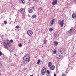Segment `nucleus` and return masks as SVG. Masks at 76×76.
Returning <instances> with one entry per match:
<instances>
[{"label": "nucleus", "mask_w": 76, "mask_h": 76, "mask_svg": "<svg viewBox=\"0 0 76 76\" xmlns=\"http://www.w3.org/2000/svg\"><path fill=\"white\" fill-rule=\"evenodd\" d=\"M30 55L28 54L26 55L23 57V61L24 63L26 64L27 62L29 63L30 61Z\"/></svg>", "instance_id": "nucleus-1"}, {"label": "nucleus", "mask_w": 76, "mask_h": 76, "mask_svg": "<svg viewBox=\"0 0 76 76\" xmlns=\"http://www.w3.org/2000/svg\"><path fill=\"white\" fill-rule=\"evenodd\" d=\"M9 42L7 40H6L3 43V44L4 45V47L6 49H8L10 47V46H9Z\"/></svg>", "instance_id": "nucleus-2"}, {"label": "nucleus", "mask_w": 76, "mask_h": 76, "mask_svg": "<svg viewBox=\"0 0 76 76\" xmlns=\"http://www.w3.org/2000/svg\"><path fill=\"white\" fill-rule=\"evenodd\" d=\"M46 73V70L44 68H42L41 70V74L42 75H44Z\"/></svg>", "instance_id": "nucleus-3"}, {"label": "nucleus", "mask_w": 76, "mask_h": 76, "mask_svg": "<svg viewBox=\"0 0 76 76\" xmlns=\"http://www.w3.org/2000/svg\"><path fill=\"white\" fill-rule=\"evenodd\" d=\"M27 34L28 35V36H32V34H33V32L31 30H28L27 31Z\"/></svg>", "instance_id": "nucleus-4"}, {"label": "nucleus", "mask_w": 76, "mask_h": 76, "mask_svg": "<svg viewBox=\"0 0 76 76\" xmlns=\"http://www.w3.org/2000/svg\"><path fill=\"white\" fill-rule=\"evenodd\" d=\"M58 1L57 0H53L52 2V4L53 5H55L57 4Z\"/></svg>", "instance_id": "nucleus-5"}, {"label": "nucleus", "mask_w": 76, "mask_h": 76, "mask_svg": "<svg viewBox=\"0 0 76 76\" xmlns=\"http://www.w3.org/2000/svg\"><path fill=\"white\" fill-rule=\"evenodd\" d=\"M50 69L51 70H54L55 69V66L54 65H52L50 67Z\"/></svg>", "instance_id": "nucleus-6"}, {"label": "nucleus", "mask_w": 76, "mask_h": 76, "mask_svg": "<svg viewBox=\"0 0 76 76\" xmlns=\"http://www.w3.org/2000/svg\"><path fill=\"white\" fill-rule=\"evenodd\" d=\"M74 29V28L73 27H72L71 28V29H70L69 31H68V32L69 33H71L72 31Z\"/></svg>", "instance_id": "nucleus-7"}, {"label": "nucleus", "mask_w": 76, "mask_h": 76, "mask_svg": "<svg viewBox=\"0 0 76 76\" xmlns=\"http://www.w3.org/2000/svg\"><path fill=\"white\" fill-rule=\"evenodd\" d=\"M72 18H73V19H75V18L76 17V14L74 13L72 14Z\"/></svg>", "instance_id": "nucleus-8"}, {"label": "nucleus", "mask_w": 76, "mask_h": 76, "mask_svg": "<svg viewBox=\"0 0 76 76\" xmlns=\"http://www.w3.org/2000/svg\"><path fill=\"white\" fill-rule=\"evenodd\" d=\"M21 13H25V9H24L22 8L21 9Z\"/></svg>", "instance_id": "nucleus-9"}, {"label": "nucleus", "mask_w": 76, "mask_h": 76, "mask_svg": "<svg viewBox=\"0 0 76 76\" xmlns=\"http://www.w3.org/2000/svg\"><path fill=\"white\" fill-rule=\"evenodd\" d=\"M54 44L56 46H57L58 45V42L57 41H55L54 42Z\"/></svg>", "instance_id": "nucleus-10"}, {"label": "nucleus", "mask_w": 76, "mask_h": 76, "mask_svg": "<svg viewBox=\"0 0 76 76\" xmlns=\"http://www.w3.org/2000/svg\"><path fill=\"white\" fill-rule=\"evenodd\" d=\"M63 22H64V20L63 19L62 20V22L61 23V27H63V25L64 24V23H63Z\"/></svg>", "instance_id": "nucleus-11"}, {"label": "nucleus", "mask_w": 76, "mask_h": 76, "mask_svg": "<svg viewBox=\"0 0 76 76\" xmlns=\"http://www.w3.org/2000/svg\"><path fill=\"white\" fill-rule=\"evenodd\" d=\"M62 22H61V20H59L58 21V24H59V25H61V23Z\"/></svg>", "instance_id": "nucleus-12"}, {"label": "nucleus", "mask_w": 76, "mask_h": 76, "mask_svg": "<svg viewBox=\"0 0 76 76\" xmlns=\"http://www.w3.org/2000/svg\"><path fill=\"white\" fill-rule=\"evenodd\" d=\"M51 64H52V63H51V62H50L48 64V67H50V66H51Z\"/></svg>", "instance_id": "nucleus-13"}, {"label": "nucleus", "mask_w": 76, "mask_h": 76, "mask_svg": "<svg viewBox=\"0 0 76 76\" xmlns=\"http://www.w3.org/2000/svg\"><path fill=\"white\" fill-rule=\"evenodd\" d=\"M56 57H57V58H58V59H60V58H61V55H57Z\"/></svg>", "instance_id": "nucleus-14"}, {"label": "nucleus", "mask_w": 76, "mask_h": 76, "mask_svg": "<svg viewBox=\"0 0 76 76\" xmlns=\"http://www.w3.org/2000/svg\"><path fill=\"white\" fill-rule=\"evenodd\" d=\"M47 40L45 39L44 41V44L45 45L46 44H47Z\"/></svg>", "instance_id": "nucleus-15"}, {"label": "nucleus", "mask_w": 76, "mask_h": 76, "mask_svg": "<svg viewBox=\"0 0 76 76\" xmlns=\"http://www.w3.org/2000/svg\"><path fill=\"white\" fill-rule=\"evenodd\" d=\"M29 13H32L33 12V11L32 9H31L29 10Z\"/></svg>", "instance_id": "nucleus-16"}, {"label": "nucleus", "mask_w": 76, "mask_h": 76, "mask_svg": "<svg viewBox=\"0 0 76 76\" xmlns=\"http://www.w3.org/2000/svg\"><path fill=\"white\" fill-rule=\"evenodd\" d=\"M49 30L50 31V32H52L53 31V29L52 28H50L49 29Z\"/></svg>", "instance_id": "nucleus-17"}, {"label": "nucleus", "mask_w": 76, "mask_h": 76, "mask_svg": "<svg viewBox=\"0 0 76 76\" xmlns=\"http://www.w3.org/2000/svg\"><path fill=\"white\" fill-rule=\"evenodd\" d=\"M56 53H57V50H54L53 53H54V54H56Z\"/></svg>", "instance_id": "nucleus-18"}, {"label": "nucleus", "mask_w": 76, "mask_h": 76, "mask_svg": "<svg viewBox=\"0 0 76 76\" xmlns=\"http://www.w3.org/2000/svg\"><path fill=\"white\" fill-rule=\"evenodd\" d=\"M41 62V60H38L37 62V64H39V63Z\"/></svg>", "instance_id": "nucleus-19"}, {"label": "nucleus", "mask_w": 76, "mask_h": 76, "mask_svg": "<svg viewBox=\"0 0 76 76\" xmlns=\"http://www.w3.org/2000/svg\"><path fill=\"white\" fill-rule=\"evenodd\" d=\"M32 17L33 18H36V15H33Z\"/></svg>", "instance_id": "nucleus-20"}, {"label": "nucleus", "mask_w": 76, "mask_h": 76, "mask_svg": "<svg viewBox=\"0 0 76 76\" xmlns=\"http://www.w3.org/2000/svg\"><path fill=\"white\" fill-rule=\"evenodd\" d=\"M57 33H56L55 32L54 33V37H57Z\"/></svg>", "instance_id": "nucleus-21"}, {"label": "nucleus", "mask_w": 76, "mask_h": 76, "mask_svg": "<svg viewBox=\"0 0 76 76\" xmlns=\"http://www.w3.org/2000/svg\"><path fill=\"white\" fill-rule=\"evenodd\" d=\"M39 10H42V8L41 7H40L39 8Z\"/></svg>", "instance_id": "nucleus-22"}, {"label": "nucleus", "mask_w": 76, "mask_h": 76, "mask_svg": "<svg viewBox=\"0 0 76 76\" xmlns=\"http://www.w3.org/2000/svg\"><path fill=\"white\" fill-rule=\"evenodd\" d=\"M47 73L48 75H50V71L48 70H47Z\"/></svg>", "instance_id": "nucleus-23"}, {"label": "nucleus", "mask_w": 76, "mask_h": 76, "mask_svg": "<svg viewBox=\"0 0 76 76\" xmlns=\"http://www.w3.org/2000/svg\"><path fill=\"white\" fill-rule=\"evenodd\" d=\"M11 66H15V64H13L12 63L11 64Z\"/></svg>", "instance_id": "nucleus-24"}, {"label": "nucleus", "mask_w": 76, "mask_h": 76, "mask_svg": "<svg viewBox=\"0 0 76 76\" xmlns=\"http://www.w3.org/2000/svg\"><path fill=\"white\" fill-rule=\"evenodd\" d=\"M60 51V53H61V54H63V52H62V50H61Z\"/></svg>", "instance_id": "nucleus-25"}, {"label": "nucleus", "mask_w": 76, "mask_h": 76, "mask_svg": "<svg viewBox=\"0 0 76 76\" xmlns=\"http://www.w3.org/2000/svg\"><path fill=\"white\" fill-rule=\"evenodd\" d=\"M22 44H19V46L20 47H22Z\"/></svg>", "instance_id": "nucleus-26"}, {"label": "nucleus", "mask_w": 76, "mask_h": 76, "mask_svg": "<svg viewBox=\"0 0 76 76\" xmlns=\"http://www.w3.org/2000/svg\"><path fill=\"white\" fill-rule=\"evenodd\" d=\"M10 42H13V40L12 39L10 40Z\"/></svg>", "instance_id": "nucleus-27"}, {"label": "nucleus", "mask_w": 76, "mask_h": 76, "mask_svg": "<svg viewBox=\"0 0 76 76\" xmlns=\"http://www.w3.org/2000/svg\"><path fill=\"white\" fill-rule=\"evenodd\" d=\"M4 23L5 25H6V24H7V21H4Z\"/></svg>", "instance_id": "nucleus-28"}, {"label": "nucleus", "mask_w": 76, "mask_h": 76, "mask_svg": "<svg viewBox=\"0 0 76 76\" xmlns=\"http://www.w3.org/2000/svg\"><path fill=\"white\" fill-rule=\"evenodd\" d=\"M53 24H54V23H53L51 22V23L50 25L51 26H53Z\"/></svg>", "instance_id": "nucleus-29"}, {"label": "nucleus", "mask_w": 76, "mask_h": 76, "mask_svg": "<svg viewBox=\"0 0 76 76\" xmlns=\"http://www.w3.org/2000/svg\"><path fill=\"white\" fill-rule=\"evenodd\" d=\"M1 55H2V53L0 51V56H1Z\"/></svg>", "instance_id": "nucleus-30"}, {"label": "nucleus", "mask_w": 76, "mask_h": 76, "mask_svg": "<svg viewBox=\"0 0 76 76\" xmlns=\"http://www.w3.org/2000/svg\"><path fill=\"white\" fill-rule=\"evenodd\" d=\"M51 22H52L53 23V22H54V19H53V20H52L51 21Z\"/></svg>", "instance_id": "nucleus-31"}, {"label": "nucleus", "mask_w": 76, "mask_h": 76, "mask_svg": "<svg viewBox=\"0 0 76 76\" xmlns=\"http://www.w3.org/2000/svg\"><path fill=\"white\" fill-rule=\"evenodd\" d=\"M1 67V62H0V68Z\"/></svg>", "instance_id": "nucleus-32"}, {"label": "nucleus", "mask_w": 76, "mask_h": 76, "mask_svg": "<svg viewBox=\"0 0 76 76\" xmlns=\"http://www.w3.org/2000/svg\"><path fill=\"white\" fill-rule=\"evenodd\" d=\"M16 28H17V29L19 28V26H16Z\"/></svg>", "instance_id": "nucleus-33"}, {"label": "nucleus", "mask_w": 76, "mask_h": 76, "mask_svg": "<svg viewBox=\"0 0 76 76\" xmlns=\"http://www.w3.org/2000/svg\"><path fill=\"white\" fill-rule=\"evenodd\" d=\"M62 76H65V74H62Z\"/></svg>", "instance_id": "nucleus-34"}, {"label": "nucleus", "mask_w": 76, "mask_h": 76, "mask_svg": "<svg viewBox=\"0 0 76 76\" xmlns=\"http://www.w3.org/2000/svg\"><path fill=\"white\" fill-rule=\"evenodd\" d=\"M32 9H34V7H32Z\"/></svg>", "instance_id": "nucleus-35"}, {"label": "nucleus", "mask_w": 76, "mask_h": 76, "mask_svg": "<svg viewBox=\"0 0 76 76\" xmlns=\"http://www.w3.org/2000/svg\"><path fill=\"white\" fill-rule=\"evenodd\" d=\"M27 69V68H25L24 69V70H26Z\"/></svg>", "instance_id": "nucleus-36"}, {"label": "nucleus", "mask_w": 76, "mask_h": 76, "mask_svg": "<svg viewBox=\"0 0 76 76\" xmlns=\"http://www.w3.org/2000/svg\"><path fill=\"white\" fill-rule=\"evenodd\" d=\"M54 76H56V74H54Z\"/></svg>", "instance_id": "nucleus-37"}, {"label": "nucleus", "mask_w": 76, "mask_h": 76, "mask_svg": "<svg viewBox=\"0 0 76 76\" xmlns=\"http://www.w3.org/2000/svg\"><path fill=\"white\" fill-rule=\"evenodd\" d=\"M22 3L23 4H24V2H23V1H22Z\"/></svg>", "instance_id": "nucleus-38"}, {"label": "nucleus", "mask_w": 76, "mask_h": 76, "mask_svg": "<svg viewBox=\"0 0 76 76\" xmlns=\"http://www.w3.org/2000/svg\"><path fill=\"white\" fill-rule=\"evenodd\" d=\"M74 1H75V3H76V0H74Z\"/></svg>", "instance_id": "nucleus-39"}, {"label": "nucleus", "mask_w": 76, "mask_h": 76, "mask_svg": "<svg viewBox=\"0 0 76 76\" xmlns=\"http://www.w3.org/2000/svg\"><path fill=\"white\" fill-rule=\"evenodd\" d=\"M21 1H23V0H21Z\"/></svg>", "instance_id": "nucleus-40"}, {"label": "nucleus", "mask_w": 76, "mask_h": 76, "mask_svg": "<svg viewBox=\"0 0 76 76\" xmlns=\"http://www.w3.org/2000/svg\"><path fill=\"white\" fill-rule=\"evenodd\" d=\"M30 76H34L33 75H30Z\"/></svg>", "instance_id": "nucleus-41"}, {"label": "nucleus", "mask_w": 76, "mask_h": 76, "mask_svg": "<svg viewBox=\"0 0 76 76\" xmlns=\"http://www.w3.org/2000/svg\"><path fill=\"white\" fill-rule=\"evenodd\" d=\"M33 0V1H34V0Z\"/></svg>", "instance_id": "nucleus-42"}]
</instances>
